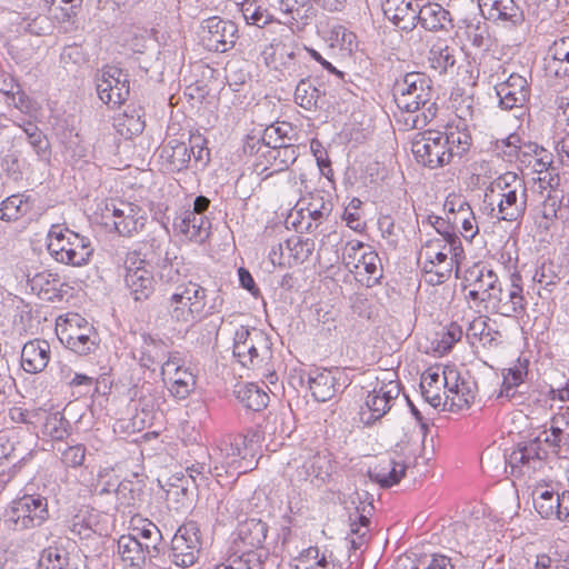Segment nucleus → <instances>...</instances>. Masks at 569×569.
I'll return each instance as SVG.
<instances>
[{"label":"nucleus","mask_w":569,"mask_h":569,"mask_svg":"<svg viewBox=\"0 0 569 569\" xmlns=\"http://www.w3.org/2000/svg\"><path fill=\"white\" fill-rule=\"evenodd\" d=\"M526 181L515 172H506L490 182L485 192V203L490 216L499 221L516 222L527 210Z\"/></svg>","instance_id":"obj_1"},{"label":"nucleus","mask_w":569,"mask_h":569,"mask_svg":"<svg viewBox=\"0 0 569 569\" xmlns=\"http://www.w3.org/2000/svg\"><path fill=\"white\" fill-rule=\"evenodd\" d=\"M431 80L425 73L409 72L397 80L393 86L395 102L400 110L416 113L412 127L416 129L427 126L437 114V103L432 101Z\"/></svg>","instance_id":"obj_2"},{"label":"nucleus","mask_w":569,"mask_h":569,"mask_svg":"<svg viewBox=\"0 0 569 569\" xmlns=\"http://www.w3.org/2000/svg\"><path fill=\"white\" fill-rule=\"evenodd\" d=\"M256 437L254 432H248L246 435H227L218 439L209 453L214 475L220 477L224 472L230 476H239L253 470L257 465L253 449Z\"/></svg>","instance_id":"obj_3"},{"label":"nucleus","mask_w":569,"mask_h":569,"mask_svg":"<svg viewBox=\"0 0 569 569\" xmlns=\"http://www.w3.org/2000/svg\"><path fill=\"white\" fill-rule=\"evenodd\" d=\"M223 299L217 295L207 309V289L188 281L176 287L167 299L166 308L170 320L180 326H190L207 315L219 311Z\"/></svg>","instance_id":"obj_4"},{"label":"nucleus","mask_w":569,"mask_h":569,"mask_svg":"<svg viewBox=\"0 0 569 569\" xmlns=\"http://www.w3.org/2000/svg\"><path fill=\"white\" fill-rule=\"evenodd\" d=\"M48 250L56 261L74 267L87 264L93 253L88 238L58 224L49 231Z\"/></svg>","instance_id":"obj_5"},{"label":"nucleus","mask_w":569,"mask_h":569,"mask_svg":"<svg viewBox=\"0 0 569 569\" xmlns=\"http://www.w3.org/2000/svg\"><path fill=\"white\" fill-rule=\"evenodd\" d=\"M49 518L48 500L41 495H23L11 501L4 515V526L26 531L42 526Z\"/></svg>","instance_id":"obj_6"},{"label":"nucleus","mask_w":569,"mask_h":569,"mask_svg":"<svg viewBox=\"0 0 569 569\" xmlns=\"http://www.w3.org/2000/svg\"><path fill=\"white\" fill-rule=\"evenodd\" d=\"M232 352L243 367L259 369L271 356V342L263 331L241 326L234 332Z\"/></svg>","instance_id":"obj_7"},{"label":"nucleus","mask_w":569,"mask_h":569,"mask_svg":"<svg viewBox=\"0 0 569 569\" xmlns=\"http://www.w3.org/2000/svg\"><path fill=\"white\" fill-rule=\"evenodd\" d=\"M342 262L350 272L355 273L356 279L367 287L375 286L382 277L379 256L361 241L353 240L346 244Z\"/></svg>","instance_id":"obj_8"},{"label":"nucleus","mask_w":569,"mask_h":569,"mask_svg":"<svg viewBox=\"0 0 569 569\" xmlns=\"http://www.w3.org/2000/svg\"><path fill=\"white\" fill-rule=\"evenodd\" d=\"M104 226L112 224L114 231L122 237H132L140 232L147 221L146 211L138 204L122 200H110L101 209Z\"/></svg>","instance_id":"obj_9"},{"label":"nucleus","mask_w":569,"mask_h":569,"mask_svg":"<svg viewBox=\"0 0 569 569\" xmlns=\"http://www.w3.org/2000/svg\"><path fill=\"white\" fill-rule=\"evenodd\" d=\"M528 300L522 277L513 272L499 286L485 310L503 317L520 318L527 312Z\"/></svg>","instance_id":"obj_10"},{"label":"nucleus","mask_w":569,"mask_h":569,"mask_svg":"<svg viewBox=\"0 0 569 569\" xmlns=\"http://www.w3.org/2000/svg\"><path fill=\"white\" fill-rule=\"evenodd\" d=\"M295 471L291 481L302 483L309 481L318 487L327 483L331 478L335 465L332 457L327 451H308L293 459Z\"/></svg>","instance_id":"obj_11"},{"label":"nucleus","mask_w":569,"mask_h":569,"mask_svg":"<svg viewBox=\"0 0 569 569\" xmlns=\"http://www.w3.org/2000/svg\"><path fill=\"white\" fill-rule=\"evenodd\" d=\"M463 279L469 288L467 299L477 308H483L502 283L496 271L486 262H476L465 271Z\"/></svg>","instance_id":"obj_12"},{"label":"nucleus","mask_w":569,"mask_h":569,"mask_svg":"<svg viewBox=\"0 0 569 569\" xmlns=\"http://www.w3.org/2000/svg\"><path fill=\"white\" fill-rule=\"evenodd\" d=\"M139 251H130L124 260V283L136 301L147 300L154 291V277L150 260Z\"/></svg>","instance_id":"obj_13"},{"label":"nucleus","mask_w":569,"mask_h":569,"mask_svg":"<svg viewBox=\"0 0 569 569\" xmlns=\"http://www.w3.org/2000/svg\"><path fill=\"white\" fill-rule=\"evenodd\" d=\"M411 151L419 163L430 169L443 167L452 160L440 131L428 130L417 134Z\"/></svg>","instance_id":"obj_14"},{"label":"nucleus","mask_w":569,"mask_h":569,"mask_svg":"<svg viewBox=\"0 0 569 569\" xmlns=\"http://www.w3.org/2000/svg\"><path fill=\"white\" fill-rule=\"evenodd\" d=\"M541 436L529 441L518 443V446L506 458L507 465L513 477H531L537 470L545 465L547 451L542 449Z\"/></svg>","instance_id":"obj_15"},{"label":"nucleus","mask_w":569,"mask_h":569,"mask_svg":"<svg viewBox=\"0 0 569 569\" xmlns=\"http://www.w3.org/2000/svg\"><path fill=\"white\" fill-rule=\"evenodd\" d=\"M58 337L67 348L80 356L89 355L97 347L93 327L79 315H71L64 325H58Z\"/></svg>","instance_id":"obj_16"},{"label":"nucleus","mask_w":569,"mask_h":569,"mask_svg":"<svg viewBox=\"0 0 569 569\" xmlns=\"http://www.w3.org/2000/svg\"><path fill=\"white\" fill-rule=\"evenodd\" d=\"M200 38L209 51L227 52L236 44L238 27L231 20L210 17L201 22Z\"/></svg>","instance_id":"obj_17"},{"label":"nucleus","mask_w":569,"mask_h":569,"mask_svg":"<svg viewBox=\"0 0 569 569\" xmlns=\"http://www.w3.org/2000/svg\"><path fill=\"white\" fill-rule=\"evenodd\" d=\"M200 530L194 522L179 527L171 540L172 562L181 568L193 566L201 551Z\"/></svg>","instance_id":"obj_18"},{"label":"nucleus","mask_w":569,"mask_h":569,"mask_svg":"<svg viewBox=\"0 0 569 569\" xmlns=\"http://www.w3.org/2000/svg\"><path fill=\"white\" fill-rule=\"evenodd\" d=\"M267 525L266 522L257 519H249L241 522L236 532V537L232 541L231 551L239 555L241 558H248V555L252 553L258 558L259 569L262 563V543L267 538Z\"/></svg>","instance_id":"obj_19"},{"label":"nucleus","mask_w":569,"mask_h":569,"mask_svg":"<svg viewBox=\"0 0 569 569\" xmlns=\"http://www.w3.org/2000/svg\"><path fill=\"white\" fill-rule=\"evenodd\" d=\"M97 92L101 101L119 107L129 97V78L121 69L108 66L97 77Z\"/></svg>","instance_id":"obj_20"},{"label":"nucleus","mask_w":569,"mask_h":569,"mask_svg":"<svg viewBox=\"0 0 569 569\" xmlns=\"http://www.w3.org/2000/svg\"><path fill=\"white\" fill-rule=\"evenodd\" d=\"M400 395V386L397 381L390 380L380 388L370 391L365 405L359 412L365 425H371L381 419L392 407V403Z\"/></svg>","instance_id":"obj_21"},{"label":"nucleus","mask_w":569,"mask_h":569,"mask_svg":"<svg viewBox=\"0 0 569 569\" xmlns=\"http://www.w3.org/2000/svg\"><path fill=\"white\" fill-rule=\"evenodd\" d=\"M264 149L260 154L263 160H259L254 164L256 172L260 176L264 174V179L286 171L299 156L298 147L295 144L274 143L270 146V141H267Z\"/></svg>","instance_id":"obj_22"},{"label":"nucleus","mask_w":569,"mask_h":569,"mask_svg":"<svg viewBox=\"0 0 569 569\" xmlns=\"http://www.w3.org/2000/svg\"><path fill=\"white\" fill-rule=\"evenodd\" d=\"M161 376L170 393L177 399H186L196 387V376L181 363L177 356H170L161 366Z\"/></svg>","instance_id":"obj_23"},{"label":"nucleus","mask_w":569,"mask_h":569,"mask_svg":"<svg viewBox=\"0 0 569 569\" xmlns=\"http://www.w3.org/2000/svg\"><path fill=\"white\" fill-rule=\"evenodd\" d=\"M478 6L482 17L498 26L515 28L525 20L515 0H478Z\"/></svg>","instance_id":"obj_24"},{"label":"nucleus","mask_w":569,"mask_h":569,"mask_svg":"<svg viewBox=\"0 0 569 569\" xmlns=\"http://www.w3.org/2000/svg\"><path fill=\"white\" fill-rule=\"evenodd\" d=\"M499 106L505 110L522 108L530 97V88L527 79L518 73L495 84Z\"/></svg>","instance_id":"obj_25"},{"label":"nucleus","mask_w":569,"mask_h":569,"mask_svg":"<svg viewBox=\"0 0 569 569\" xmlns=\"http://www.w3.org/2000/svg\"><path fill=\"white\" fill-rule=\"evenodd\" d=\"M346 380L343 372L338 369H315L308 375L309 389L312 397L319 402L332 399Z\"/></svg>","instance_id":"obj_26"},{"label":"nucleus","mask_w":569,"mask_h":569,"mask_svg":"<svg viewBox=\"0 0 569 569\" xmlns=\"http://www.w3.org/2000/svg\"><path fill=\"white\" fill-rule=\"evenodd\" d=\"M447 382V391H445V405L456 407L461 410L468 408L476 398L477 385L475 381L461 379L458 371L455 369L446 368L445 378Z\"/></svg>","instance_id":"obj_27"},{"label":"nucleus","mask_w":569,"mask_h":569,"mask_svg":"<svg viewBox=\"0 0 569 569\" xmlns=\"http://www.w3.org/2000/svg\"><path fill=\"white\" fill-rule=\"evenodd\" d=\"M446 244L441 249L438 241L428 242L420 251V257L425 258V262L432 260L435 263H446L450 261L451 264H458L460 258L463 256V248L460 239L453 234L447 232L445 234Z\"/></svg>","instance_id":"obj_28"},{"label":"nucleus","mask_w":569,"mask_h":569,"mask_svg":"<svg viewBox=\"0 0 569 569\" xmlns=\"http://www.w3.org/2000/svg\"><path fill=\"white\" fill-rule=\"evenodd\" d=\"M96 491L99 495H109L113 492L120 506H130L133 500L132 482L120 481L112 468H104L99 471L96 483Z\"/></svg>","instance_id":"obj_29"},{"label":"nucleus","mask_w":569,"mask_h":569,"mask_svg":"<svg viewBox=\"0 0 569 569\" xmlns=\"http://www.w3.org/2000/svg\"><path fill=\"white\" fill-rule=\"evenodd\" d=\"M172 356L167 343L151 335H141L140 347L133 352V357L139 360L141 367L154 370L163 360Z\"/></svg>","instance_id":"obj_30"},{"label":"nucleus","mask_w":569,"mask_h":569,"mask_svg":"<svg viewBox=\"0 0 569 569\" xmlns=\"http://www.w3.org/2000/svg\"><path fill=\"white\" fill-rule=\"evenodd\" d=\"M51 358L50 345L46 340L34 339L24 343L21 351V367L28 373L43 371Z\"/></svg>","instance_id":"obj_31"},{"label":"nucleus","mask_w":569,"mask_h":569,"mask_svg":"<svg viewBox=\"0 0 569 569\" xmlns=\"http://www.w3.org/2000/svg\"><path fill=\"white\" fill-rule=\"evenodd\" d=\"M381 9L388 20L403 30L413 24L417 14L416 8L409 0H383Z\"/></svg>","instance_id":"obj_32"},{"label":"nucleus","mask_w":569,"mask_h":569,"mask_svg":"<svg viewBox=\"0 0 569 569\" xmlns=\"http://www.w3.org/2000/svg\"><path fill=\"white\" fill-rule=\"evenodd\" d=\"M422 28L428 31L447 29L451 23L450 13L441 4L428 2L423 4L416 14Z\"/></svg>","instance_id":"obj_33"},{"label":"nucleus","mask_w":569,"mask_h":569,"mask_svg":"<svg viewBox=\"0 0 569 569\" xmlns=\"http://www.w3.org/2000/svg\"><path fill=\"white\" fill-rule=\"evenodd\" d=\"M527 376L528 360L518 359L511 367L503 369L499 397H505L509 400L517 398L518 388L525 382Z\"/></svg>","instance_id":"obj_34"},{"label":"nucleus","mask_w":569,"mask_h":569,"mask_svg":"<svg viewBox=\"0 0 569 569\" xmlns=\"http://www.w3.org/2000/svg\"><path fill=\"white\" fill-rule=\"evenodd\" d=\"M117 553L126 565L131 567H140L149 558L141 540L132 533L120 536L117 540Z\"/></svg>","instance_id":"obj_35"},{"label":"nucleus","mask_w":569,"mask_h":569,"mask_svg":"<svg viewBox=\"0 0 569 569\" xmlns=\"http://www.w3.org/2000/svg\"><path fill=\"white\" fill-rule=\"evenodd\" d=\"M325 91L316 86L315 80L301 79L295 91V102L305 110L321 108L325 103Z\"/></svg>","instance_id":"obj_36"},{"label":"nucleus","mask_w":569,"mask_h":569,"mask_svg":"<svg viewBox=\"0 0 569 569\" xmlns=\"http://www.w3.org/2000/svg\"><path fill=\"white\" fill-rule=\"evenodd\" d=\"M405 473L406 465L397 462L393 459H383L369 471L371 480L376 481L383 488L397 485Z\"/></svg>","instance_id":"obj_37"},{"label":"nucleus","mask_w":569,"mask_h":569,"mask_svg":"<svg viewBox=\"0 0 569 569\" xmlns=\"http://www.w3.org/2000/svg\"><path fill=\"white\" fill-rule=\"evenodd\" d=\"M445 378V369L440 372L439 369H429L421 376L420 388L425 399L433 407L437 408L442 402L440 395L441 387L447 391V382Z\"/></svg>","instance_id":"obj_38"},{"label":"nucleus","mask_w":569,"mask_h":569,"mask_svg":"<svg viewBox=\"0 0 569 569\" xmlns=\"http://www.w3.org/2000/svg\"><path fill=\"white\" fill-rule=\"evenodd\" d=\"M357 518L358 521L351 523L350 535L346 538L347 548L352 551L349 553L350 563L357 562L360 559V555L357 551H361L368 542L370 520L363 515H358Z\"/></svg>","instance_id":"obj_39"},{"label":"nucleus","mask_w":569,"mask_h":569,"mask_svg":"<svg viewBox=\"0 0 569 569\" xmlns=\"http://www.w3.org/2000/svg\"><path fill=\"white\" fill-rule=\"evenodd\" d=\"M161 158L166 160L171 171L186 169L191 160L189 147L178 139H171L162 147Z\"/></svg>","instance_id":"obj_40"},{"label":"nucleus","mask_w":569,"mask_h":569,"mask_svg":"<svg viewBox=\"0 0 569 569\" xmlns=\"http://www.w3.org/2000/svg\"><path fill=\"white\" fill-rule=\"evenodd\" d=\"M136 533L133 536L141 540L144 552L149 558H156L160 553V546L162 542V533L160 529L151 521L143 520L141 527L133 528Z\"/></svg>","instance_id":"obj_41"},{"label":"nucleus","mask_w":569,"mask_h":569,"mask_svg":"<svg viewBox=\"0 0 569 569\" xmlns=\"http://www.w3.org/2000/svg\"><path fill=\"white\" fill-rule=\"evenodd\" d=\"M533 506L543 519L558 520L559 492L548 487L537 488L533 492Z\"/></svg>","instance_id":"obj_42"},{"label":"nucleus","mask_w":569,"mask_h":569,"mask_svg":"<svg viewBox=\"0 0 569 569\" xmlns=\"http://www.w3.org/2000/svg\"><path fill=\"white\" fill-rule=\"evenodd\" d=\"M288 267L301 264L307 261L315 250V241L300 236H292L284 242Z\"/></svg>","instance_id":"obj_43"},{"label":"nucleus","mask_w":569,"mask_h":569,"mask_svg":"<svg viewBox=\"0 0 569 569\" xmlns=\"http://www.w3.org/2000/svg\"><path fill=\"white\" fill-rule=\"evenodd\" d=\"M563 208V194L559 192H548L540 206L539 227L549 230L556 220H561Z\"/></svg>","instance_id":"obj_44"},{"label":"nucleus","mask_w":569,"mask_h":569,"mask_svg":"<svg viewBox=\"0 0 569 569\" xmlns=\"http://www.w3.org/2000/svg\"><path fill=\"white\" fill-rule=\"evenodd\" d=\"M443 140L447 141L448 154L452 157H462L471 146V136L466 128L459 126H449L445 132H442Z\"/></svg>","instance_id":"obj_45"},{"label":"nucleus","mask_w":569,"mask_h":569,"mask_svg":"<svg viewBox=\"0 0 569 569\" xmlns=\"http://www.w3.org/2000/svg\"><path fill=\"white\" fill-rule=\"evenodd\" d=\"M299 566L303 569H341V566L336 563L332 552H320L317 547H310L305 550L299 558Z\"/></svg>","instance_id":"obj_46"},{"label":"nucleus","mask_w":569,"mask_h":569,"mask_svg":"<svg viewBox=\"0 0 569 569\" xmlns=\"http://www.w3.org/2000/svg\"><path fill=\"white\" fill-rule=\"evenodd\" d=\"M569 428V407L567 411L556 413L550 421V429L543 431L541 436L542 441L548 443L553 449H561V441Z\"/></svg>","instance_id":"obj_47"},{"label":"nucleus","mask_w":569,"mask_h":569,"mask_svg":"<svg viewBox=\"0 0 569 569\" xmlns=\"http://www.w3.org/2000/svg\"><path fill=\"white\" fill-rule=\"evenodd\" d=\"M32 209L29 197L24 194H12L1 202L0 220L16 221Z\"/></svg>","instance_id":"obj_48"},{"label":"nucleus","mask_w":569,"mask_h":569,"mask_svg":"<svg viewBox=\"0 0 569 569\" xmlns=\"http://www.w3.org/2000/svg\"><path fill=\"white\" fill-rule=\"evenodd\" d=\"M459 51L441 42L435 44L429 52L431 67L439 70L440 73L452 70L457 62Z\"/></svg>","instance_id":"obj_49"},{"label":"nucleus","mask_w":569,"mask_h":569,"mask_svg":"<svg viewBox=\"0 0 569 569\" xmlns=\"http://www.w3.org/2000/svg\"><path fill=\"white\" fill-rule=\"evenodd\" d=\"M209 227L210 222L204 216L196 214L190 211H186L183 213V217L178 224L180 232L190 239L199 238L201 240L208 236Z\"/></svg>","instance_id":"obj_50"},{"label":"nucleus","mask_w":569,"mask_h":569,"mask_svg":"<svg viewBox=\"0 0 569 569\" xmlns=\"http://www.w3.org/2000/svg\"><path fill=\"white\" fill-rule=\"evenodd\" d=\"M237 398L248 408L253 411H260L267 407L269 396L257 385L248 383L239 387L237 390Z\"/></svg>","instance_id":"obj_51"},{"label":"nucleus","mask_w":569,"mask_h":569,"mask_svg":"<svg viewBox=\"0 0 569 569\" xmlns=\"http://www.w3.org/2000/svg\"><path fill=\"white\" fill-rule=\"evenodd\" d=\"M327 41H329L330 47H338L349 52L358 47L356 33L341 24H335L330 28Z\"/></svg>","instance_id":"obj_52"},{"label":"nucleus","mask_w":569,"mask_h":569,"mask_svg":"<svg viewBox=\"0 0 569 569\" xmlns=\"http://www.w3.org/2000/svg\"><path fill=\"white\" fill-rule=\"evenodd\" d=\"M39 569H70L69 553L58 546L48 547L43 551Z\"/></svg>","instance_id":"obj_53"},{"label":"nucleus","mask_w":569,"mask_h":569,"mask_svg":"<svg viewBox=\"0 0 569 569\" xmlns=\"http://www.w3.org/2000/svg\"><path fill=\"white\" fill-rule=\"evenodd\" d=\"M69 421L60 412H54L46 417L42 432L52 440H63L69 435Z\"/></svg>","instance_id":"obj_54"},{"label":"nucleus","mask_w":569,"mask_h":569,"mask_svg":"<svg viewBox=\"0 0 569 569\" xmlns=\"http://www.w3.org/2000/svg\"><path fill=\"white\" fill-rule=\"evenodd\" d=\"M119 131L122 136L131 138L141 133L144 129V121L140 109L126 110L123 114L118 118Z\"/></svg>","instance_id":"obj_55"},{"label":"nucleus","mask_w":569,"mask_h":569,"mask_svg":"<svg viewBox=\"0 0 569 569\" xmlns=\"http://www.w3.org/2000/svg\"><path fill=\"white\" fill-rule=\"evenodd\" d=\"M332 202L326 200L322 194H315L311 197V201L308 203L307 212L311 221L315 223V228H318L323 221L328 220L332 212Z\"/></svg>","instance_id":"obj_56"},{"label":"nucleus","mask_w":569,"mask_h":569,"mask_svg":"<svg viewBox=\"0 0 569 569\" xmlns=\"http://www.w3.org/2000/svg\"><path fill=\"white\" fill-rule=\"evenodd\" d=\"M453 266L450 261L446 263H435L432 260L423 262L425 280L431 286H437L446 282L452 273Z\"/></svg>","instance_id":"obj_57"},{"label":"nucleus","mask_w":569,"mask_h":569,"mask_svg":"<svg viewBox=\"0 0 569 569\" xmlns=\"http://www.w3.org/2000/svg\"><path fill=\"white\" fill-rule=\"evenodd\" d=\"M308 0H279V9L288 16V22H301L307 24L311 17L307 14L309 8H306Z\"/></svg>","instance_id":"obj_58"},{"label":"nucleus","mask_w":569,"mask_h":569,"mask_svg":"<svg viewBox=\"0 0 569 569\" xmlns=\"http://www.w3.org/2000/svg\"><path fill=\"white\" fill-rule=\"evenodd\" d=\"M533 281L538 282L542 288L551 290L550 288L560 282V268L552 261L542 262L536 270Z\"/></svg>","instance_id":"obj_59"},{"label":"nucleus","mask_w":569,"mask_h":569,"mask_svg":"<svg viewBox=\"0 0 569 569\" xmlns=\"http://www.w3.org/2000/svg\"><path fill=\"white\" fill-rule=\"evenodd\" d=\"M30 287L38 293L56 291L60 286V278L57 273H52L48 270L36 273L29 279Z\"/></svg>","instance_id":"obj_60"},{"label":"nucleus","mask_w":569,"mask_h":569,"mask_svg":"<svg viewBox=\"0 0 569 569\" xmlns=\"http://www.w3.org/2000/svg\"><path fill=\"white\" fill-rule=\"evenodd\" d=\"M452 223L461 227V233L466 239L471 240L479 232L476 217L470 207H466L462 211L456 213L452 218Z\"/></svg>","instance_id":"obj_61"},{"label":"nucleus","mask_w":569,"mask_h":569,"mask_svg":"<svg viewBox=\"0 0 569 569\" xmlns=\"http://www.w3.org/2000/svg\"><path fill=\"white\" fill-rule=\"evenodd\" d=\"M70 531L80 539L90 538L94 532L92 516L87 511L78 512L71 520Z\"/></svg>","instance_id":"obj_62"},{"label":"nucleus","mask_w":569,"mask_h":569,"mask_svg":"<svg viewBox=\"0 0 569 569\" xmlns=\"http://www.w3.org/2000/svg\"><path fill=\"white\" fill-rule=\"evenodd\" d=\"M241 11L248 23L258 27H263L271 20L270 14L257 6L254 1L244 0L241 7Z\"/></svg>","instance_id":"obj_63"},{"label":"nucleus","mask_w":569,"mask_h":569,"mask_svg":"<svg viewBox=\"0 0 569 569\" xmlns=\"http://www.w3.org/2000/svg\"><path fill=\"white\" fill-rule=\"evenodd\" d=\"M213 569H259L258 558L254 555H248V558H241L232 551L228 558L216 565Z\"/></svg>","instance_id":"obj_64"}]
</instances>
